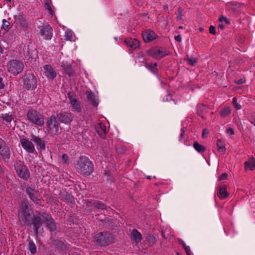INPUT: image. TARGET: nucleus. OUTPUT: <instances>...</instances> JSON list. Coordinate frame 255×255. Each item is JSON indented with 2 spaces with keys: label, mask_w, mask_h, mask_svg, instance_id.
I'll use <instances>...</instances> for the list:
<instances>
[{
  "label": "nucleus",
  "mask_w": 255,
  "mask_h": 255,
  "mask_svg": "<svg viewBox=\"0 0 255 255\" xmlns=\"http://www.w3.org/2000/svg\"><path fill=\"white\" fill-rule=\"evenodd\" d=\"M209 32L211 34L215 35L216 33L215 27L213 25H210L209 27Z\"/></svg>",
  "instance_id": "nucleus-46"
},
{
  "label": "nucleus",
  "mask_w": 255,
  "mask_h": 255,
  "mask_svg": "<svg viewBox=\"0 0 255 255\" xmlns=\"http://www.w3.org/2000/svg\"><path fill=\"white\" fill-rule=\"evenodd\" d=\"M131 239L136 244L140 243L142 240L141 234L135 229L132 230L131 232Z\"/></svg>",
  "instance_id": "nucleus-27"
},
{
  "label": "nucleus",
  "mask_w": 255,
  "mask_h": 255,
  "mask_svg": "<svg viewBox=\"0 0 255 255\" xmlns=\"http://www.w3.org/2000/svg\"><path fill=\"white\" fill-rule=\"evenodd\" d=\"M116 236L109 232H101L97 234L94 237L95 243L101 247H107L116 242Z\"/></svg>",
  "instance_id": "nucleus-3"
},
{
  "label": "nucleus",
  "mask_w": 255,
  "mask_h": 255,
  "mask_svg": "<svg viewBox=\"0 0 255 255\" xmlns=\"http://www.w3.org/2000/svg\"><path fill=\"white\" fill-rule=\"evenodd\" d=\"M27 119L29 121L37 126H43L44 124L43 115L34 109H29L26 113Z\"/></svg>",
  "instance_id": "nucleus-4"
},
{
  "label": "nucleus",
  "mask_w": 255,
  "mask_h": 255,
  "mask_svg": "<svg viewBox=\"0 0 255 255\" xmlns=\"http://www.w3.org/2000/svg\"><path fill=\"white\" fill-rule=\"evenodd\" d=\"M18 218L22 226H32L34 235L37 236L40 232L43 231L41 219L38 213L37 215H33V210L31 205L27 200L23 201L18 210Z\"/></svg>",
  "instance_id": "nucleus-1"
},
{
  "label": "nucleus",
  "mask_w": 255,
  "mask_h": 255,
  "mask_svg": "<svg viewBox=\"0 0 255 255\" xmlns=\"http://www.w3.org/2000/svg\"><path fill=\"white\" fill-rule=\"evenodd\" d=\"M184 249L186 252L187 255H191V252L189 247H187V248H184Z\"/></svg>",
  "instance_id": "nucleus-57"
},
{
  "label": "nucleus",
  "mask_w": 255,
  "mask_h": 255,
  "mask_svg": "<svg viewBox=\"0 0 255 255\" xmlns=\"http://www.w3.org/2000/svg\"><path fill=\"white\" fill-rule=\"evenodd\" d=\"M219 192L218 196L221 199L227 198L229 195L226 185H222L219 187Z\"/></svg>",
  "instance_id": "nucleus-25"
},
{
  "label": "nucleus",
  "mask_w": 255,
  "mask_h": 255,
  "mask_svg": "<svg viewBox=\"0 0 255 255\" xmlns=\"http://www.w3.org/2000/svg\"><path fill=\"white\" fill-rule=\"evenodd\" d=\"M28 249L31 253L34 254L36 252V247L33 241H30L28 243Z\"/></svg>",
  "instance_id": "nucleus-40"
},
{
  "label": "nucleus",
  "mask_w": 255,
  "mask_h": 255,
  "mask_svg": "<svg viewBox=\"0 0 255 255\" xmlns=\"http://www.w3.org/2000/svg\"><path fill=\"white\" fill-rule=\"evenodd\" d=\"M250 123L255 126V116H253L251 117Z\"/></svg>",
  "instance_id": "nucleus-56"
},
{
  "label": "nucleus",
  "mask_w": 255,
  "mask_h": 255,
  "mask_svg": "<svg viewBox=\"0 0 255 255\" xmlns=\"http://www.w3.org/2000/svg\"><path fill=\"white\" fill-rule=\"evenodd\" d=\"M228 177V174L226 173H224L222 174L219 177V180H224L227 178Z\"/></svg>",
  "instance_id": "nucleus-50"
},
{
  "label": "nucleus",
  "mask_w": 255,
  "mask_h": 255,
  "mask_svg": "<svg viewBox=\"0 0 255 255\" xmlns=\"http://www.w3.org/2000/svg\"><path fill=\"white\" fill-rule=\"evenodd\" d=\"M219 20L220 22H222L223 20H224L227 24H229L230 23V20L227 18L224 17V16H221L219 18Z\"/></svg>",
  "instance_id": "nucleus-47"
},
{
  "label": "nucleus",
  "mask_w": 255,
  "mask_h": 255,
  "mask_svg": "<svg viewBox=\"0 0 255 255\" xmlns=\"http://www.w3.org/2000/svg\"><path fill=\"white\" fill-rule=\"evenodd\" d=\"M0 155L5 163H8L11 156V151L7 143L0 148Z\"/></svg>",
  "instance_id": "nucleus-15"
},
{
  "label": "nucleus",
  "mask_w": 255,
  "mask_h": 255,
  "mask_svg": "<svg viewBox=\"0 0 255 255\" xmlns=\"http://www.w3.org/2000/svg\"><path fill=\"white\" fill-rule=\"evenodd\" d=\"M41 1L44 4L45 8L48 10L50 14H52L53 11L50 5L51 0H41Z\"/></svg>",
  "instance_id": "nucleus-34"
},
{
  "label": "nucleus",
  "mask_w": 255,
  "mask_h": 255,
  "mask_svg": "<svg viewBox=\"0 0 255 255\" xmlns=\"http://www.w3.org/2000/svg\"><path fill=\"white\" fill-rule=\"evenodd\" d=\"M161 236L162 237L165 239V240H166L167 239V237H166L165 236V233L163 231H161Z\"/></svg>",
  "instance_id": "nucleus-62"
},
{
  "label": "nucleus",
  "mask_w": 255,
  "mask_h": 255,
  "mask_svg": "<svg viewBox=\"0 0 255 255\" xmlns=\"http://www.w3.org/2000/svg\"><path fill=\"white\" fill-rule=\"evenodd\" d=\"M78 173L85 177H89L94 171V164L89 158L85 156H81L75 165Z\"/></svg>",
  "instance_id": "nucleus-2"
},
{
  "label": "nucleus",
  "mask_w": 255,
  "mask_h": 255,
  "mask_svg": "<svg viewBox=\"0 0 255 255\" xmlns=\"http://www.w3.org/2000/svg\"><path fill=\"white\" fill-rule=\"evenodd\" d=\"M14 168L17 175L21 179L27 181L30 177V172L26 164L20 160L16 161Z\"/></svg>",
  "instance_id": "nucleus-5"
},
{
  "label": "nucleus",
  "mask_w": 255,
  "mask_h": 255,
  "mask_svg": "<svg viewBox=\"0 0 255 255\" xmlns=\"http://www.w3.org/2000/svg\"><path fill=\"white\" fill-rule=\"evenodd\" d=\"M233 104L236 110H240L241 109V106L237 102V100L236 98H233Z\"/></svg>",
  "instance_id": "nucleus-43"
},
{
  "label": "nucleus",
  "mask_w": 255,
  "mask_h": 255,
  "mask_svg": "<svg viewBox=\"0 0 255 255\" xmlns=\"http://www.w3.org/2000/svg\"><path fill=\"white\" fill-rule=\"evenodd\" d=\"M55 245L56 246L58 250L60 252H63L66 250V246L64 243L61 241H56L55 242Z\"/></svg>",
  "instance_id": "nucleus-36"
},
{
  "label": "nucleus",
  "mask_w": 255,
  "mask_h": 255,
  "mask_svg": "<svg viewBox=\"0 0 255 255\" xmlns=\"http://www.w3.org/2000/svg\"><path fill=\"white\" fill-rule=\"evenodd\" d=\"M31 137V140L35 143L38 150L45 149V141L43 138H41L34 134H32Z\"/></svg>",
  "instance_id": "nucleus-17"
},
{
  "label": "nucleus",
  "mask_w": 255,
  "mask_h": 255,
  "mask_svg": "<svg viewBox=\"0 0 255 255\" xmlns=\"http://www.w3.org/2000/svg\"><path fill=\"white\" fill-rule=\"evenodd\" d=\"M23 85L27 90H33L37 88V79L32 73H25L23 77Z\"/></svg>",
  "instance_id": "nucleus-8"
},
{
  "label": "nucleus",
  "mask_w": 255,
  "mask_h": 255,
  "mask_svg": "<svg viewBox=\"0 0 255 255\" xmlns=\"http://www.w3.org/2000/svg\"><path fill=\"white\" fill-rule=\"evenodd\" d=\"M62 160L64 163L68 164L69 163V158L68 156L66 154H63L62 156Z\"/></svg>",
  "instance_id": "nucleus-45"
},
{
  "label": "nucleus",
  "mask_w": 255,
  "mask_h": 255,
  "mask_svg": "<svg viewBox=\"0 0 255 255\" xmlns=\"http://www.w3.org/2000/svg\"><path fill=\"white\" fill-rule=\"evenodd\" d=\"M244 82H245V81L241 79H240L238 80V81L237 82V84H242L244 83Z\"/></svg>",
  "instance_id": "nucleus-63"
},
{
  "label": "nucleus",
  "mask_w": 255,
  "mask_h": 255,
  "mask_svg": "<svg viewBox=\"0 0 255 255\" xmlns=\"http://www.w3.org/2000/svg\"><path fill=\"white\" fill-rule=\"evenodd\" d=\"M4 88V84L3 83V79L0 77V90Z\"/></svg>",
  "instance_id": "nucleus-58"
},
{
  "label": "nucleus",
  "mask_w": 255,
  "mask_h": 255,
  "mask_svg": "<svg viewBox=\"0 0 255 255\" xmlns=\"http://www.w3.org/2000/svg\"><path fill=\"white\" fill-rule=\"evenodd\" d=\"M231 113V109L229 107H225L220 111V116L222 117H226L229 116Z\"/></svg>",
  "instance_id": "nucleus-37"
},
{
  "label": "nucleus",
  "mask_w": 255,
  "mask_h": 255,
  "mask_svg": "<svg viewBox=\"0 0 255 255\" xmlns=\"http://www.w3.org/2000/svg\"><path fill=\"white\" fill-rule=\"evenodd\" d=\"M145 67L150 70L154 75H157L158 74V70L157 68V63H146Z\"/></svg>",
  "instance_id": "nucleus-30"
},
{
  "label": "nucleus",
  "mask_w": 255,
  "mask_h": 255,
  "mask_svg": "<svg viewBox=\"0 0 255 255\" xmlns=\"http://www.w3.org/2000/svg\"><path fill=\"white\" fill-rule=\"evenodd\" d=\"M224 25L222 23H220L218 25V30L221 29V30L224 29Z\"/></svg>",
  "instance_id": "nucleus-61"
},
{
  "label": "nucleus",
  "mask_w": 255,
  "mask_h": 255,
  "mask_svg": "<svg viewBox=\"0 0 255 255\" xmlns=\"http://www.w3.org/2000/svg\"><path fill=\"white\" fill-rule=\"evenodd\" d=\"M96 130L101 138L103 139L106 138V127L105 125L101 124L100 127L96 128Z\"/></svg>",
  "instance_id": "nucleus-29"
},
{
  "label": "nucleus",
  "mask_w": 255,
  "mask_h": 255,
  "mask_svg": "<svg viewBox=\"0 0 255 255\" xmlns=\"http://www.w3.org/2000/svg\"><path fill=\"white\" fill-rule=\"evenodd\" d=\"M38 215L42 218V223L43 222L45 224L46 227L50 232H54L56 231V224L50 213L38 212Z\"/></svg>",
  "instance_id": "nucleus-7"
},
{
  "label": "nucleus",
  "mask_w": 255,
  "mask_h": 255,
  "mask_svg": "<svg viewBox=\"0 0 255 255\" xmlns=\"http://www.w3.org/2000/svg\"><path fill=\"white\" fill-rule=\"evenodd\" d=\"M174 39L176 41L180 42L182 40V38L180 35H178L177 36H174Z\"/></svg>",
  "instance_id": "nucleus-54"
},
{
  "label": "nucleus",
  "mask_w": 255,
  "mask_h": 255,
  "mask_svg": "<svg viewBox=\"0 0 255 255\" xmlns=\"http://www.w3.org/2000/svg\"><path fill=\"white\" fill-rule=\"evenodd\" d=\"M187 63L191 66H194L197 63L196 59L194 57H189L188 55H186L184 58Z\"/></svg>",
  "instance_id": "nucleus-39"
},
{
  "label": "nucleus",
  "mask_w": 255,
  "mask_h": 255,
  "mask_svg": "<svg viewBox=\"0 0 255 255\" xmlns=\"http://www.w3.org/2000/svg\"><path fill=\"white\" fill-rule=\"evenodd\" d=\"M245 169L246 170H254L255 169V158L252 157L245 162Z\"/></svg>",
  "instance_id": "nucleus-28"
},
{
  "label": "nucleus",
  "mask_w": 255,
  "mask_h": 255,
  "mask_svg": "<svg viewBox=\"0 0 255 255\" xmlns=\"http://www.w3.org/2000/svg\"><path fill=\"white\" fill-rule=\"evenodd\" d=\"M25 192L31 201L36 204H39L40 200L38 198V194L37 191L34 188L28 186L26 188Z\"/></svg>",
  "instance_id": "nucleus-16"
},
{
  "label": "nucleus",
  "mask_w": 255,
  "mask_h": 255,
  "mask_svg": "<svg viewBox=\"0 0 255 255\" xmlns=\"http://www.w3.org/2000/svg\"><path fill=\"white\" fill-rule=\"evenodd\" d=\"M0 118L6 123L10 124L14 120V116L9 114H1Z\"/></svg>",
  "instance_id": "nucleus-32"
},
{
  "label": "nucleus",
  "mask_w": 255,
  "mask_h": 255,
  "mask_svg": "<svg viewBox=\"0 0 255 255\" xmlns=\"http://www.w3.org/2000/svg\"><path fill=\"white\" fill-rule=\"evenodd\" d=\"M146 239L148 243H149V244L151 246L155 244L156 242V238L151 234L147 235Z\"/></svg>",
  "instance_id": "nucleus-38"
},
{
  "label": "nucleus",
  "mask_w": 255,
  "mask_h": 255,
  "mask_svg": "<svg viewBox=\"0 0 255 255\" xmlns=\"http://www.w3.org/2000/svg\"><path fill=\"white\" fill-rule=\"evenodd\" d=\"M216 144L218 151L222 154H224L226 151L225 143L222 140L219 139L217 140Z\"/></svg>",
  "instance_id": "nucleus-31"
},
{
  "label": "nucleus",
  "mask_w": 255,
  "mask_h": 255,
  "mask_svg": "<svg viewBox=\"0 0 255 255\" xmlns=\"http://www.w3.org/2000/svg\"><path fill=\"white\" fill-rule=\"evenodd\" d=\"M93 206L95 208L101 210H106L107 206L100 201L95 200L93 203Z\"/></svg>",
  "instance_id": "nucleus-33"
},
{
  "label": "nucleus",
  "mask_w": 255,
  "mask_h": 255,
  "mask_svg": "<svg viewBox=\"0 0 255 255\" xmlns=\"http://www.w3.org/2000/svg\"><path fill=\"white\" fill-rule=\"evenodd\" d=\"M68 97L69 99L72 107L75 111L80 112L81 111V107L80 102L73 97V93L69 92L68 93Z\"/></svg>",
  "instance_id": "nucleus-18"
},
{
  "label": "nucleus",
  "mask_w": 255,
  "mask_h": 255,
  "mask_svg": "<svg viewBox=\"0 0 255 255\" xmlns=\"http://www.w3.org/2000/svg\"><path fill=\"white\" fill-rule=\"evenodd\" d=\"M10 25V22L4 19L2 20V25L1 26V28L4 29L5 30H8L9 29V26Z\"/></svg>",
  "instance_id": "nucleus-42"
},
{
  "label": "nucleus",
  "mask_w": 255,
  "mask_h": 255,
  "mask_svg": "<svg viewBox=\"0 0 255 255\" xmlns=\"http://www.w3.org/2000/svg\"><path fill=\"white\" fill-rule=\"evenodd\" d=\"M226 132L229 135H234L235 134L234 130L232 128H229L226 130Z\"/></svg>",
  "instance_id": "nucleus-49"
},
{
  "label": "nucleus",
  "mask_w": 255,
  "mask_h": 255,
  "mask_svg": "<svg viewBox=\"0 0 255 255\" xmlns=\"http://www.w3.org/2000/svg\"><path fill=\"white\" fill-rule=\"evenodd\" d=\"M6 144V142L0 137V148H2Z\"/></svg>",
  "instance_id": "nucleus-53"
},
{
  "label": "nucleus",
  "mask_w": 255,
  "mask_h": 255,
  "mask_svg": "<svg viewBox=\"0 0 255 255\" xmlns=\"http://www.w3.org/2000/svg\"><path fill=\"white\" fill-rule=\"evenodd\" d=\"M95 200H86L85 204L87 207L93 206V203Z\"/></svg>",
  "instance_id": "nucleus-44"
},
{
  "label": "nucleus",
  "mask_w": 255,
  "mask_h": 255,
  "mask_svg": "<svg viewBox=\"0 0 255 255\" xmlns=\"http://www.w3.org/2000/svg\"><path fill=\"white\" fill-rule=\"evenodd\" d=\"M61 67L64 73L69 77H73L75 74V71L73 69L72 65L67 62H63L62 64Z\"/></svg>",
  "instance_id": "nucleus-20"
},
{
  "label": "nucleus",
  "mask_w": 255,
  "mask_h": 255,
  "mask_svg": "<svg viewBox=\"0 0 255 255\" xmlns=\"http://www.w3.org/2000/svg\"><path fill=\"white\" fill-rule=\"evenodd\" d=\"M4 169L5 167L3 166L0 164V174L4 172Z\"/></svg>",
  "instance_id": "nucleus-60"
},
{
  "label": "nucleus",
  "mask_w": 255,
  "mask_h": 255,
  "mask_svg": "<svg viewBox=\"0 0 255 255\" xmlns=\"http://www.w3.org/2000/svg\"><path fill=\"white\" fill-rule=\"evenodd\" d=\"M43 74L48 80L51 81L53 80L57 76L56 71L50 64H46L43 66Z\"/></svg>",
  "instance_id": "nucleus-13"
},
{
  "label": "nucleus",
  "mask_w": 255,
  "mask_h": 255,
  "mask_svg": "<svg viewBox=\"0 0 255 255\" xmlns=\"http://www.w3.org/2000/svg\"><path fill=\"white\" fill-rule=\"evenodd\" d=\"M125 42L127 47H128L129 50H134L139 45V41L135 38H126Z\"/></svg>",
  "instance_id": "nucleus-19"
},
{
  "label": "nucleus",
  "mask_w": 255,
  "mask_h": 255,
  "mask_svg": "<svg viewBox=\"0 0 255 255\" xmlns=\"http://www.w3.org/2000/svg\"><path fill=\"white\" fill-rule=\"evenodd\" d=\"M39 34L43 36L45 39L49 40L53 35V29L48 24H43L39 27Z\"/></svg>",
  "instance_id": "nucleus-11"
},
{
  "label": "nucleus",
  "mask_w": 255,
  "mask_h": 255,
  "mask_svg": "<svg viewBox=\"0 0 255 255\" xmlns=\"http://www.w3.org/2000/svg\"><path fill=\"white\" fill-rule=\"evenodd\" d=\"M3 52V48H2V47L0 45V54H2Z\"/></svg>",
  "instance_id": "nucleus-64"
},
{
  "label": "nucleus",
  "mask_w": 255,
  "mask_h": 255,
  "mask_svg": "<svg viewBox=\"0 0 255 255\" xmlns=\"http://www.w3.org/2000/svg\"><path fill=\"white\" fill-rule=\"evenodd\" d=\"M179 243L180 245H182V246L183 247V248L184 249L187 248V246L186 245L185 243L183 241H182L181 240H179Z\"/></svg>",
  "instance_id": "nucleus-59"
},
{
  "label": "nucleus",
  "mask_w": 255,
  "mask_h": 255,
  "mask_svg": "<svg viewBox=\"0 0 255 255\" xmlns=\"http://www.w3.org/2000/svg\"><path fill=\"white\" fill-rule=\"evenodd\" d=\"M117 151L118 153L123 154L126 152V149L124 147H120L117 148Z\"/></svg>",
  "instance_id": "nucleus-48"
},
{
  "label": "nucleus",
  "mask_w": 255,
  "mask_h": 255,
  "mask_svg": "<svg viewBox=\"0 0 255 255\" xmlns=\"http://www.w3.org/2000/svg\"><path fill=\"white\" fill-rule=\"evenodd\" d=\"M181 133L180 134V139H182L183 137H184V133H185V129L184 128H181Z\"/></svg>",
  "instance_id": "nucleus-55"
},
{
  "label": "nucleus",
  "mask_w": 255,
  "mask_h": 255,
  "mask_svg": "<svg viewBox=\"0 0 255 255\" xmlns=\"http://www.w3.org/2000/svg\"><path fill=\"white\" fill-rule=\"evenodd\" d=\"M193 147L199 153H203L206 150L205 147L204 146L196 141L194 143Z\"/></svg>",
  "instance_id": "nucleus-35"
},
{
  "label": "nucleus",
  "mask_w": 255,
  "mask_h": 255,
  "mask_svg": "<svg viewBox=\"0 0 255 255\" xmlns=\"http://www.w3.org/2000/svg\"><path fill=\"white\" fill-rule=\"evenodd\" d=\"M20 142L22 148L27 152L33 153L35 151V147L33 143L27 138H20Z\"/></svg>",
  "instance_id": "nucleus-14"
},
{
  "label": "nucleus",
  "mask_w": 255,
  "mask_h": 255,
  "mask_svg": "<svg viewBox=\"0 0 255 255\" xmlns=\"http://www.w3.org/2000/svg\"><path fill=\"white\" fill-rule=\"evenodd\" d=\"M15 21L17 24H19L20 26L25 29L28 28V23L22 14H18L14 16Z\"/></svg>",
  "instance_id": "nucleus-23"
},
{
  "label": "nucleus",
  "mask_w": 255,
  "mask_h": 255,
  "mask_svg": "<svg viewBox=\"0 0 255 255\" xmlns=\"http://www.w3.org/2000/svg\"><path fill=\"white\" fill-rule=\"evenodd\" d=\"M73 33L72 30H66L65 33V39L66 40L72 41L73 39Z\"/></svg>",
  "instance_id": "nucleus-41"
},
{
  "label": "nucleus",
  "mask_w": 255,
  "mask_h": 255,
  "mask_svg": "<svg viewBox=\"0 0 255 255\" xmlns=\"http://www.w3.org/2000/svg\"><path fill=\"white\" fill-rule=\"evenodd\" d=\"M178 16H177V18L179 19H181V16H182V13L183 11V9L181 7H178Z\"/></svg>",
  "instance_id": "nucleus-52"
},
{
  "label": "nucleus",
  "mask_w": 255,
  "mask_h": 255,
  "mask_svg": "<svg viewBox=\"0 0 255 255\" xmlns=\"http://www.w3.org/2000/svg\"><path fill=\"white\" fill-rule=\"evenodd\" d=\"M60 124L57 120L56 117L52 115L48 118L46 122V129L50 135H56L58 132Z\"/></svg>",
  "instance_id": "nucleus-6"
},
{
  "label": "nucleus",
  "mask_w": 255,
  "mask_h": 255,
  "mask_svg": "<svg viewBox=\"0 0 255 255\" xmlns=\"http://www.w3.org/2000/svg\"><path fill=\"white\" fill-rule=\"evenodd\" d=\"M197 110L198 115L202 118H204V115L207 112L208 107L204 104H198Z\"/></svg>",
  "instance_id": "nucleus-26"
},
{
  "label": "nucleus",
  "mask_w": 255,
  "mask_h": 255,
  "mask_svg": "<svg viewBox=\"0 0 255 255\" xmlns=\"http://www.w3.org/2000/svg\"><path fill=\"white\" fill-rule=\"evenodd\" d=\"M24 65L23 63L17 60H11L7 65V71L13 74L17 75L23 71Z\"/></svg>",
  "instance_id": "nucleus-9"
},
{
  "label": "nucleus",
  "mask_w": 255,
  "mask_h": 255,
  "mask_svg": "<svg viewBox=\"0 0 255 255\" xmlns=\"http://www.w3.org/2000/svg\"><path fill=\"white\" fill-rule=\"evenodd\" d=\"M60 195L61 196L62 200L63 201L71 204H74L75 203V198L71 194L67 192L64 193L60 191Z\"/></svg>",
  "instance_id": "nucleus-24"
},
{
  "label": "nucleus",
  "mask_w": 255,
  "mask_h": 255,
  "mask_svg": "<svg viewBox=\"0 0 255 255\" xmlns=\"http://www.w3.org/2000/svg\"><path fill=\"white\" fill-rule=\"evenodd\" d=\"M146 53L155 59H160L169 54L165 48L158 47H152L147 50Z\"/></svg>",
  "instance_id": "nucleus-10"
},
{
  "label": "nucleus",
  "mask_w": 255,
  "mask_h": 255,
  "mask_svg": "<svg viewBox=\"0 0 255 255\" xmlns=\"http://www.w3.org/2000/svg\"><path fill=\"white\" fill-rule=\"evenodd\" d=\"M85 94L88 100L94 107H97L99 104V100L94 93L91 91H86Z\"/></svg>",
  "instance_id": "nucleus-22"
},
{
  "label": "nucleus",
  "mask_w": 255,
  "mask_h": 255,
  "mask_svg": "<svg viewBox=\"0 0 255 255\" xmlns=\"http://www.w3.org/2000/svg\"><path fill=\"white\" fill-rule=\"evenodd\" d=\"M209 131L208 129H204L203 130V132H202V138H204L205 137H206L207 135L209 134Z\"/></svg>",
  "instance_id": "nucleus-51"
},
{
  "label": "nucleus",
  "mask_w": 255,
  "mask_h": 255,
  "mask_svg": "<svg viewBox=\"0 0 255 255\" xmlns=\"http://www.w3.org/2000/svg\"><path fill=\"white\" fill-rule=\"evenodd\" d=\"M56 117L61 123L65 124L71 122L73 118L72 114L70 112L64 111H61L59 113H58Z\"/></svg>",
  "instance_id": "nucleus-12"
},
{
  "label": "nucleus",
  "mask_w": 255,
  "mask_h": 255,
  "mask_svg": "<svg viewBox=\"0 0 255 255\" xmlns=\"http://www.w3.org/2000/svg\"><path fill=\"white\" fill-rule=\"evenodd\" d=\"M142 36L144 41L145 42H150L156 39L157 37L156 33L154 31L149 29L147 30L144 32H143Z\"/></svg>",
  "instance_id": "nucleus-21"
}]
</instances>
